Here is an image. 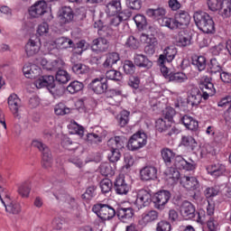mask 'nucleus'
Returning a JSON list of instances; mask_svg holds the SVG:
<instances>
[{
	"mask_svg": "<svg viewBox=\"0 0 231 231\" xmlns=\"http://www.w3.org/2000/svg\"><path fill=\"white\" fill-rule=\"evenodd\" d=\"M193 19L196 26L200 32H203L204 33H215L216 23H214V19H212L210 14L203 11H198L194 13Z\"/></svg>",
	"mask_w": 231,
	"mask_h": 231,
	"instance_id": "1",
	"label": "nucleus"
},
{
	"mask_svg": "<svg viewBox=\"0 0 231 231\" xmlns=\"http://www.w3.org/2000/svg\"><path fill=\"white\" fill-rule=\"evenodd\" d=\"M34 84L38 89L41 88H47L48 91L54 97H62L64 89L61 86H56L55 77L52 75L41 76L34 81Z\"/></svg>",
	"mask_w": 231,
	"mask_h": 231,
	"instance_id": "2",
	"label": "nucleus"
},
{
	"mask_svg": "<svg viewBox=\"0 0 231 231\" xmlns=\"http://www.w3.org/2000/svg\"><path fill=\"white\" fill-rule=\"evenodd\" d=\"M190 23V15L186 11H180L175 14L174 18H164L163 24L170 30H176L182 26H189Z\"/></svg>",
	"mask_w": 231,
	"mask_h": 231,
	"instance_id": "3",
	"label": "nucleus"
},
{
	"mask_svg": "<svg viewBox=\"0 0 231 231\" xmlns=\"http://www.w3.org/2000/svg\"><path fill=\"white\" fill-rule=\"evenodd\" d=\"M92 212L97 214L102 221H110L116 216V210L107 204L98 203L93 206Z\"/></svg>",
	"mask_w": 231,
	"mask_h": 231,
	"instance_id": "4",
	"label": "nucleus"
},
{
	"mask_svg": "<svg viewBox=\"0 0 231 231\" xmlns=\"http://www.w3.org/2000/svg\"><path fill=\"white\" fill-rule=\"evenodd\" d=\"M144 145H147V134L142 131L134 134L128 141V149L130 151H138Z\"/></svg>",
	"mask_w": 231,
	"mask_h": 231,
	"instance_id": "5",
	"label": "nucleus"
},
{
	"mask_svg": "<svg viewBox=\"0 0 231 231\" xmlns=\"http://www.w3.org/2000/svg\"><path fill=\"white\" fill-rule=\"evenodd\" d=\"M32 145L39 149V151L42 154V167L43 169H50L51 167V151H50V148L48 145L39 142V141H34L32 143Z\"/></svg>",
	"mask_w": 231,
	"mask_h": 231,
	"instance_id": "6",
	"label": "nucleus"
},
{
	"mask_svg": "<svg viewBox=\"0 0 231 231\" xmlns=\"http://www.w3.org/2000/svg\"><path fill=\"white\" fill-rule=\"evenodd\" d=\"M88 88L96 95H104V93H107L109 88L107 79L104 77L96 78L89 83Z\"/></svg>",
	"mask_w": 231,
	"mask_h": 231,
	"instance_id": "7",
	"label": "nucleus"
},
{
	"mask_svg": "<svg viewBox=\"0 0 231 231\" xmlns=\"http://www.w3.org/2000/svg\"><path fill=\"white\" fill-rule=\"evenodd\" d=\"M171 198V191L162 189L158 191L153 197V203L155 208L158 210H163L165 206L169 203Z\"/></svg>",
	"mask_w": 231,
	"mask_h": 231,
	"instance_id": "8",
	"label": "nucleus"
},
{
	"mask_svg": "<svg viewBox=\"0 0 231 231\" xmlns=\"http://www.w3.org/2000/svg\"><path fill=\"white\" fill-rule=\"evenodd\" d=\"M178 55V49L174 46H168L163 50V53L159 56V66H163L165 62H172Z\"/></svg>",
	"mask_w": 231,
	"mask_h": 231,
	"instance_id": "9",
	"label": "nucleus"
},
{
	"mask_svg": "<svg viewBox=\"0 0 231 231\" xmlns=\"http://www.w3.org/2000/svg\"><path fill=\"white\" fill-rule=\"evenodd\" d=\"M152 201V195H151V192L147 189H140L137 192L135 205H137L139 208H143V207H149Z\"/></svg>",
	"mask_w": 231,
	"mask_h": 231,
	"instance_id": "10",
	"label": "nucleus"
},
{
	"mask_svg": "<svg viewBox=\"0 0 231 231\" xmlns=\"http://www.w3.org/2000/svg\"><path fill=\"white\" fill-rule=\"evenodd\" d=\"M47 10L48 4L46 3V0H40L30 7L29 14L31 17L37 18L41 17V15H44Z\"/></svg>",
	"mask_w": 231,
	"mask_h": 231,
	"instance_id": "11",
	"label": "nucleus"
},
{
	"mask_svg": "<svg viewBox=\"0 0 231 231\" xmlns=\"http://www.w3.org/2000/svg\"><path fill=\"white\" fill-rule=\"evenodd\" d=\"M180 214L184 219H194L196 217V207L192 203L185 200L180 205Z\"/></svg>",
	"mask_w": 231,
	"mask_h": 231,
	"instance_id": "12",
	"label": "nucleus"
},
{
	"mask_svg": "<svg viewBox=\"0 0 231 231\" xmlns=\"http://www.w3.org/2000/svg\"><path fill=\"white\" fill-rule=\"evenodd\" d=\"M142 181H152L158 178V169L154 166H145L140 171Z\"/></svg>",
	"mask_w": 231,
	"mask_h": 231,
	"instance_id": "13",
	"label": "nucleus"
},
{
	"mask_svg": "<svg viewBox=\"0 0 231 231\" xmlns=\"http://www.w3.org/2000/svg\"><path fill=\"white\" fill-rule=\"evenodd\" d=\"M7 104L14 116L17 118L19 116V111H21V107H23L21 98H19L16 94H11L7 99Z\"/></svg>",
	"mask_w": 231,
	"mask_h": 231,
	"instance_id": "14",
	"label": "nucleus"
},
{
	"mask_svg": "<svg viewBox=\"0 0 231 231\" xmlns=\"http://www.w3.org/2000/svg\"><path fill=\"white\" fill-rule=\"evenodd\" d=\"M59 17L63 24H69V23H73V19H75V12H73V9L69 6H63L59 10Z\"/></svg>",
	"mask_w": 231,
	"mask_h": 231,
	"instance_id": "15",
	"label": "nucleus"
},
{
	"mask_svg": "<svg viewBox=\"0 0 231 231\" xmlns=\"http://www.w3.org/2000/svg\"><path fill=\"white\" fill-rule=\"evenodd\" d=\"M116 216L122 223H128L134 217V209L133 208L119 207L116 209Z\"/></svg>",
	"mask_w": 231,
	"mask_h": 231,
	"instance_id": "16",
	"label": "nucleus"
},
{
	"mask_svg": "<svg viewBox=\"0 0 231 231\" xmlns=\"http://www.w3.org/2000/svg\"><path fill=\"white\" fill-rule=\"evenodd\" d=\"M114 189L116 194L124 196L129 192V190L131 189V186L127 184L124 176H119L116 178L114 183Z\"/></svg>",
	"mask_w": 231,
	"mask_h": 231,
	"instance_id": "17",
	"label": "nucleus"
},
{
	"mask_svg": "<svg viewBox=\"0 0 231 231\" xmlns=\"http://www.w3.org/2000/svg\"><path fill=\"white\" fill-rule=\"evenodd\" d=\"M91 49L92 51L104 53L109 50V41L103 37L97 38L93 40Z\"/></svg>",
	"mask_w": 231,
	"mask_h": 231,
	"instance_id": "18",
	"label": "nucleus"
},
{
	"mask_svg": "<svg viewBox=\"0 0 231 231\" xmlns=\"http://www.w3.org/2000/svg\"><path fill=\"white\" fill-rule=\"evenodd\" d=\"M134 62L137 68H143V69H151L152 68V60L143 54H134Z\"/></svg>",
	"mask_w": 231,
	"mask_h": 231,
	"instance_id": "19",
	"label": "nucleus"
},
{
	"mask_svg": "<svg viewBox=\"0 0 231 231\" xmlns=\"http://www.w3.org/2000/svg\"><path fill=\"white\" fill-rule=\"evenodd\" d=\"M105 12L107 15H116L122 12V2L120 0H109L106 5Z\"/></svg>",
	"mask_w": 231,
	"mask_h": 231,
	"instance_id": "20",
	"label": "nucleus"
},
{
	"mask_svg": "<svg viewBox=\"0 0 231 231\" xmlns=\"http://www.w3.org/2000/svg\"><path fill=\"white\" fill-rule=\"evenodd\" d=\"M180 185H182L184 189H187V190H196V189H199V181L196 177H180Z\"/></svg>",
	"mask_w": 231,
	"mask_h": 231,
	"instance_id": "21",
	"label": "nucleus"
},
{
	"mask_svg": "<svg viewBox=\"0 0 231 231\" xmlns=\"http://www.w3.org/2000/svg\"><path fill=\"white\" fill-rule=\"evenodd\" d=\"M173 165L180 171H194L196 169V164L187 162L180 155L175 157Z\"/></svg>",
	"mask_w": 231,
	"mask_h": 231,
	"instance_id": "22",
	"label": "nucleus"
},
{
	"mask_svg": "<svg viewBox=\"0 0 231 231\" xmlns=\"http://www.w3.org/2000/svg\"><path fill=\"white\" fill-rule=\"evenodd\" d=\"M127 140L124 136H115L110 138L107 141V146L110 148V151H116L124 149Z\"/></svg>",
	"mask_w": 231,
	"mask_h": 231,
	"instance_id": "23",
	"label": "nucleus"
},
{
	"mask_svg": "<svg viewBox=\"0 0 231 231\" xmlns=\"http://www.w3.org/2000/svg\"><path fill=\"white\" fill-rule=\"evenodd\" d=\"M2 203L5 208V211L9 214H21V204L18 202L12 201L10 199H5V200H2Z\"/></svg>",
	"mask_w": 231,
	"mask_h": 231,
	"instance_id": "24",
	"label": "nucleus"
},
{
	"mask_svg": "<svg viewBox=\"0 0 231 231\" xmlns=\"http://www.w3.org/2000/svg\"><path fill=\"white\" fill-rule=\"evenodd\" d=\"M94 28H97V33L103 39L109 38L113 35V29L104 23L99 20L95 22Z\"/></svg>",
	"mask_w": 231,
	"mask_h": 231,
	"instance_id": "25",
	"label": "nucleus"
},
{
	"mask_svg": "<svg viewBox=\"0 0 231 231\" xmlns=\"http://www.w3.org/2000/svg\"><path fill=\"white\" fill-rule=\"evenodd\" d=\"M167 14V11L163 7H158L156 9H147L146 10V15L148 17H152V19H155L156 21H160V19H162V22L164 19H168L165 17V14Z\"/></svg>",
	"mask_w": 231,
	"mask_h": 231,
	"instance_id": "26",
	"label": "nucleus"
},
{
	"mask_svg": "<svg viewBox=\"0 0 231 231\" xmlns=\"http://www.w3.org/2000/svg\"><path fill=\"white\" fill-rule=\"evenodd\" d=\"M201 98L202 97L201 94H199V90H192L190 95L187 97L188 107H198V105L201 104Z\"/></svg>",
	"mask_w": 231,
	"mask_h": 231,
	"instance_id": "27",
	"label": "nucleus"
},
{
	"mask_svg": "<svg viewBox=\"0 0 231 231\" xmlns=\"http://www.w3.org/2000/svg\"><path fill=\"white\" fill-rule=\"evenodd\" d=\"M120 60V54L118 52H108L106 54V60L103 63V68L111 69L116 62Z\"/></svg>",
	"mask_w": 231,
	"mask_h": 231,
	"instance_id": "28",
	"label": "nucleus"
},
{
	"mask_svg": "<svg viewBox=\"0 0 231 231\" xmlns=\"http://www.w3.org/2000/svg\"><path fill=\"white\" fill-rule=\"evenodd\" d=\"M181 122L183 125H185L186 129H189V131H198V128L199 127V124L198 121L194 120V118L189 115H185L181 117Z\"/></svg>",
	"mask_w": 231,
	"mask_h": 231,
	"instance_id": "29",
	"label": "nucleus"
},
{
	"mask_svg": "<svg viewBox=\"0 0 231 231\" xmlns=\"http://www.w3.org/2000/svg\"><path fill=\"white\" fill-rule=\"evenodd\" d=\"M191 64L196 66L199 71H203L207 68V58L205 56L193 55L191 57Z\"/></svg>",
	"mask_w": 231,
	"mask_h": 231,
	"instance_id": "30",
	"label": "nucleus"
},
{
	"mask_svg": "<svg viewBox=\"0 0 231 231\" xmlns=\"http://www.w3.org/2000/svg\"><path fill=\"white\" fill-rule=\"evenodd\" d=\"M39 50H41V47L33 40H29V42L25 45V52L27 54V57H33V55L39 53Z\"/></svg>",
	"mask_w": 231,
	"mask_h": 231,
	"instance_id": "31",
	"label": "nucleus"
},
{
	"mask_svg": "<svg viewBox=\"0 0 231 231\" xmlns=\"http://www.w3.org/2000/svg\"><path fill=\"white\" fill-rule=\"evenodd\" d=\"M180 144L190 151H194V149L198 147V142H196V139L190 135H183L181 137Z\"/></svg>",
	"mask_w": 231,
	"mask_h": 231,
	"instance_id": "32",
	"label": "nucleus"
},
{
	"mask_svg": "<svg viewBox=\"0 0 231 231\" xmlns=\"http://www.w3.org/2000/svg\"><path fill=\"white\" fill-rule=\"evenodd\" d=\"M208 71L210 75L221 73V71H223V67L221 66V63L217 61V59L213 58L210 60V62L208 64Z\"/></svg>",
	"mask_w": 231,
	"mask_h": 231,
	"instance_id": "33",
	"label": "nucleus"
},
{
	"mask_svg": "<svg viewBox=\"0 0 231 231\" xmlns=\"http://www.w3.org/2000/svg\"><path fill=\"white\" fill-rule=\"evenodd\" d=\"M219 13L224 19H228L231 15V0H222L220 4Z\"/></svg>",
	"mask_w": 231,
	"mask_h": 231,
	"instance_id": "34",
	"label": "nucleus"
},
{
	"mask_svg": "<svg viewBox=\"0 0 231 231\" xmlns=\"http://www.w3.org/2000/svg\"><path fill=\"white\" fill-rule=\"evenodd\" d=\"M161 154L166 165H171L172 163V160L176 158V153H174V152L169 148L162 149Z\"/></svg>",
	"mask_w": 231,
	"mask_h": 231,
	"instance_id": "35",
	"label": "nucleus"
},
{
	"mask_svg": "<svg viewBox=\"0 0 231 231\" xmlns=\"http://www.w3.org/2000/svg\"><path fill=\"white\" fill-rule=\"evenodd\" d=\"M57 48L60 50H67V48H70L73 45V40L66 37H60L54 41Z\"/></svg>",
	"mask_w": 231,
	"mask_h": 231,
	"instance_id": "36",
	"label": "nucleus"
},
{
	"mask_svg": "<svg viewBox=\"0 0 231 231\" xmlns=\"http://www.w3.org/2000/svg\"><path fill=\"white\" fill-rule=\"evenodd\" d=\"M75 21L78 23L79 26H86L88 23L86 9H78L76 14H74Z\"/></svg>",
	"mask_w": 231,
	"mask_h": 231,
	"instance_id": "37",
	"label": "nucleus"
},
{
	"mask_svg": "<svg viewBox=\"0 0 231 231\" xmlns=\"http://www.w3.org/2000/svg\"><path fill=\"white\" fill-rule=\"evenodd\" d=\"M177 46L180 48H185L186 46H189L190 44V38L187 35L184 31H181L178 33L177 37Z\"/></svg>",
	"mask_w": 231,
	"mask_h": 231,
	"instance_id": "38",
	"label": "nucleus"
},
{
	"mask_svg": "<svg viewBox=\"0 0 231 231\" xmlns=\"http://www.w3.org/2000/svg\"><path fill=\"white\" fill-rule=\"evenodd\" d=\"M166 176V180H172V181H178L180 179V171H178V168L170 167L166 171L164 172Z\"/></svg>",
	"mask_w": 231,
	"mask_h": 231,
	"instance_id": "39",
	"label": "nucleus"
},
{
	"mask_svg": "<svg viewBox=\"0 0 231 231\" xmlns=\"http://www.w3.org/2000/svg\"><path fill=\"white\" fill-rule=\"evenodd\" d=\"M82 89H84V84L80 81H72L67 87V91H69L70 95H75V93H79V91H82Z\"/></svg>",
	"mask_w": 231,
	"mask_h": 231,
	"instance_id": "40",
	"label": "nucleus"
},
{
	"mask_svg": "<svg viewBox=\"0 0 231 231\" xmlns=\"http://www.w3.org/2000/svg\"><path fill=\"white\" fill-rule=\"evenodd\" d=\"M70 48L74 50V53H76V55H82V53L86 51V41L81 40L76 43H74L72 41V45H70Z\"/></svg>",
	"mask_w": 231,
	"mask_h": 231,
	"instance_id": "41",
	"label": "nucleus"
},
{
	"mask_svg": "<svg viewBox=\"0 0 231 231\" xmlns=\"http://www.w3.org/2000/svg\"><path fill=\"white\" fill-rule=\"evenodd\" d=\"M125 46V48H129V50H138L140 48V41L136 37L130 35L126 39Z\"/></svg>",
	"mask_w": 231,
	"mask_h": 231,
	"instance_id": "42",
	"label": "nucleus"
},
{
	"mask_svg": "<svg viewBox=\"0 0 231 231\" xmlns=\"http://www.w3.org/2000/svg\"><path fill=\"white\" fill-rule=\"evenodd\" d=\"M105 79H106V80H115L116 82H120V80H122V72L115 69L107 70Z\"/></svg>",
	"mask_w": 231,
	"mask_h": 231,
	"instance_id": "43",
	"label": "nucleus"
},
{
	"mask_svg": "<svg viewBox=\"0 0 231 231\" xmlns=\"http://www.w3.org/2000/svg\"><path fill=\"white\" fill-rule=\"evenodd\" d=\"M56 80L60 84H66L69 81V74L64 69H59L56 72Z\"/></svg>",
	"mask_w": 231,
	"mask_h": 231,
	"instance_id": "44",
	"label": "nucleus"
},
{
	"mask_svg": "<svg viewBox=\"0 0 231 231\" xmlns=\"http://www.w3.org/2000/svg\"><path fill=\"white\" fill-rule=\"evenodd\" d=\"M169 82H185L187 80V75L182 72L170 73L169 75Z\"/></svg>",
	"mask_w": 231,
	"mask_h": 231,
	"instance_id": "45",
	"label": "nucleus"
},
{
	"mask_svg": "<svg viewBox=\"0 0 231 231\" xmlns=\"http://www.w3.org/2000/svg\"><path fill=\"white\" fill-rule=\"evenodd\" d=\"M72 71L75 75H86L89 69L83 63H74L72 66Z\"/></svg>",
	"mask_w": 231,
	"mask_h": 231,
	"instance_id": "46",
	"label": "nucleus"
},
{
	"mask_svg": "<svg viewBox=\"0 0 231 231\" xmlns=\"http://www.w3.org/2000/svg\"><path fill=\"white\" fill-rule=\"evenodd\" d=\"M99 172L102 174V176H113V174H115L113 167H111L109 162L101 163L99 166Z\"/></svg>",
	"mask_w": 231,
	"mask_h": 231,
	"instance_id": "47",
	"label": "nucleus"
},
{
	"mask_svg": "<svg viewBox=\"0 0 231 231\" xmlns=\"http://www.w3.org/2000/svg\"><path fill=\"white\" fill-rule=\"evenodd\" d=\"M129 115H131L129 111L123 110L120 115L117 116L120 127H125V125L129 124Z\"/></svg>",
	"mask_w": 231,
	"mask_h": 231,
	"instance_id": "48",
	"label": "nucleus"
},
{
	"mask_svg": "<svg viewBox=\"0 0 231 231\" xmlns=\"http://www.w3.org/2000/svg\"><path fill=\"white\" fill-rule=\"evenodd\" d=\"M123 69L125 75H134L136 71V65L132 60H126L124 62Z\"/></svg>",
	"mask_w": 231,
	"mask_h": 231,
	"instance_id": "49",
	"label": "nucleus"
},
{
	"mask_svg": "<svg viewBox=\"0 0 231 231\" xmlns=\"http://www.w3.org/2000/svg\"><path fill=\"white\" fill-rule=\"evenodd\" d=\"M158 211L151 210L144 214H143V223H152V221H156L158 219Z\"/></svg>",
	"mask_w": 231,
	"mask_h": 231,
	"instance_id": "50",
	"label": "nucleus"
},
{
	"mask_svg": "<svg viewBox=\"0 0 231 231\" xmlns=\"http://www.w3.org/2000/svg\"><path fill=\"white\" fill-rule=\"evenodd\" d=\"M134 21L140 30L147 28V18L143 14H137L134 17Z\"/></svg>",
	"mask_w": 231,
	"mask_h": 231,
	"instance_id": "51",
	"label": "nucleus"
},
{
	"mask_svg": "<svg viewBox=\"0 0 231 231\" xmlns=\"http://www.w3.org/2000/svg\"><path fill=\"white\" fill-rule=\"evenodd\" d=\"M100 189L103 194H107L113 189V182L109 179H104L100 181Z\"/></svg>",
	"mask_w": 231,
	"mask_h": 231,
	"instance_id": "52",
	"label": "nucleus"
},
{
	"mask_svg": "<svg viewBox=\"0 0 231 231\" xmlns=\"http://www.w3.org/2000/svg\"><path fill=\"white\" fill-rule=\"evenodd\" d=\"M30 190H32L30 182H23L19 188H18V193L22 198H28L30 196Z\"/></svg>",
	"mask_w": 231,
	"mask_h": 231,
	"instance_id": "53",
	"label": "nucleus"
},
{
	"mask_svg": "<svg viewBox=\"0 0 231 231\" xmlns=\"http://www.w3.org/2000/svg\"><path fill=\"white\" fill-rule=\"evenodd\" d=\"M223 172H225V165L219 163L211 165V170L209 171L211 176H221Z\"/></svg>",
	"mask_w": 231,
	"mask_h": 231,
	"instance_id": "54",
	"label": "nucleus"
},
{
	"mask_svg": "<svg viewBox=\"0 0 231 231\" xmlns=\"http://www.w3.org/2000/svg\"><path fill=\"white\" fill-rule=\"evenodd\" d=\"M223 0H208L207 5L208 7V10L211 12H217V10L221 9V3Z\"/></svg>",
	"mask_w": 231,
	"mask_h": 231,
	"instance_id": "55",
	"label": "nucleus"
},
{
	"mask_svg": "<svg viewBox=\"0 0 231 231\" xmlns=\"http://www.w3.org/2000/svg\"><path fill=\"white\" fill-rule=\"evenodd\" d=\"M146 46H158V39L154 37V34H143Z\"/></svg>",
	"mask_w": 231,
	"mask_h": 231,
	"instance_id": "56",
	"label": "nucleus"
},
{
	"mask_svg": "<svg viewBox=\"0 0 231 231\" xmlns=\"http://www.w3.org/2000/svg\"><path fill=\"white\" fill-rule=\"evenodd\" d=\"M226 51V45L223 43H219L218 45L214 46L211 48V53L212 55L217 56V55H223Z\"/></svg>",
	"mask_w": 231,
	"mask_h": 231,
	"instance_id": "57",
	"label": "nucleus"
},
{
	"mask_svg": "<svg viewBox=\"0 0 231 231\" xmlns=\"http://www.w3.org/2000/svg\"><path fill=\"white\" fill-rule=\"evenodd\" d=\"M55 115L64 116L69 114V108L66 107L64 104L60 103L54 108Z\"/></svg>",
	"mask_w": 231,
	"mask_h": 231,
	"instance_id": "58",
	"label": "nucleus"
},
{
	"mask_svg": "<svg viewBox=\"0 0 231 231\" xmlns=\"http://www.w3.org/2000/svg\"><path fill=\"white\" fill-rule=\"evenodd\" d=\"M122 157V153L120 150H110V153L108 154V160L112 163H116Z\"/></svg>",
	"mask_w": 231,
	"mask_h": 231,
	"instance_id": "59",
	"label": "nucleus"
},
{
	"mask_svg": "<svg viewBox=\"0 0 231 231\" xmlns=\"http://www.w3.org/2000/svg\"><path fill=\"white\" fill-rule=\"evenodd\" d=\"M62 66V60H54L49 63L48 71H59Z\"/></svg>",
	"mask_w": 231,
	"mask_h": 231,
	"instance_id": "60",
	"label": "nucleus"
},
{
	"mask_svg": "<svg viewBox=\"0 0 231 231\" xmlns=\"http://www.w3.org/2000/svg\"><path fill=\"white\" fill-rule=\"evenodd\" d=\"M87 142L88 143H90V145H93V143H100V142H102V137L96 134H87Z\"/></svg>",
	"mask_w": 231,
	"mask_h": 231,
	"instance_id": "61",
	"label": "nucleus"
},
{
	"mask_svg": "<svg viewBox=\"0 0 231 231\" xmlns=\"http://www.w3.org/2000/svg\"><path fill=\"white\" fill-rule=\"evenodd\" d=\"M128 86L134 89H138L140 88V78L136 76H131L128 80Z\"/></svg>",
	"mask_w": 231,
	"mask_h": 231,
	"instance_id": "62",
	"label": "nucleus"
},
{
	"mask_svg": "<svg viewBox=\"0 0 231 231\" xmlns=\"http://www.w3.org/2000/svg\"><path fill=\"white\" fill-rule=\"evenodd\" d=\"M217 226H219V223L216 218L209 217L208 220V228L209 231H217Z\"/></svg>",
	"mask_w": 231,
	"mask_h": 231,
	"instance_id": "63",
	"label": "nucleus"
},
{
	"mask_svg": "<svg viewBox=\"0 0 231 231\" xmlns=\"http://www.w3.org/2000/svg\"><path fill=\"white\" fill-rule=\"evenodd\" d=\"M157 231H171V223L162 220L157 224Z\"/></svg>",
	"mask_w": 231,
	"mask_h": 231,
	"instance_id": "64",
	"label": "nucleus"
}]
</instances>
